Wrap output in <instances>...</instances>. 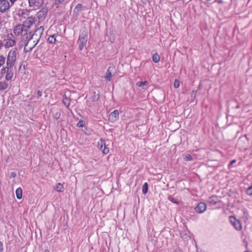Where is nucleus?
<instances>
[{
  "mask_svg": "<svg viewBox=\"0 0 252 252\" xmlns=\"http://www.w3.org/2000/svg\"><path fill=\"white\" fill-rule=\"evenodd\" d=\"M44 31V28L43 26H40L38 28H37L33 32V34L35 36H37L40 39L42 35L43 34Z\"/></svg>",
  "mask_w": 252,
  "mask_h": 252,
  "instance_id": "4468645a",
  "label": "nucleus"
},
{
  "mask_svg": "<svg viewBox=\"0 0 252 252\" xmlns=\"http://www.w3.org/2000/svg\"><path fill=\"white\" fill-rule=\"evenodd\" d=\"M217 197L213 196L209 198V202L212 204H216L217 203Z\"/></svg>",
  "mask_w": 252,
  "mask_h": 252,
  "instance_id": "b1692460",
  "label": "nucleus"
},
{
  "mask_svg": "<svg viewBox=\"0 0 252 252\" xmlns=\"http://www.w3.org/2000/svg\"><path fill=\"white\" fill-rule=\"evenodd\" d=\"M148 185L147 183H145L142 186V193L146 194L148 192Z\"/></svg>",
  "mask_w": 252,
  "mask_h": 252,
  "instance_id": "5701e85b",
  "label": "nucleus"
},
{
  "mask_svg": "<svg viewBox=\"0 0 252 252\" xmlns=\"http://www.w3.org/2000/svg\"><path fill=\"white\" fill-rule=\"evenodd\" d=\"M99 98V94H97V95H94V97L93 98V101H96Z\"/></svg>",
  "mask_w": 252,
  "mask_h": 252,
  "instance_id": "e433bc0d",
  "label": "nucleus"
},
{
  "mask_svg": "<svg viewBox=\"0 0 252 252\" xmlns=\"http://www.w3.org/2000/svg\"><path fill=\"white\" fill-rule=\"evenodd\" d=\"M5 58L2 55H0V67L5 63Z\"/></svg>",
  "mask_w": 252,
  "mask_h": 252,
  "instance_id": "a878e982",
  "label": "nucleus"
},
{
  "mask_svg": "<svg viewBox=\"0 0 252 252\" xmlns=\"http://www.w3.org/2000/svg\"><path fill=\"white\" fill-rule=\"evenodd\" d=\"M119 118V111L118 110H115L110 113L109 117V120L112 123H114L118 120Z\"/></svg>",
  "mask_w": 252,
  "mask_h": 252,
  "instance_id": "1a4fd4ad",
  "label": "nucleus"
},
{
  "mask_svg": "<svg viewBox=\"0 0 252 252\" xmlns=\"http://www.w3.org/2000/svg\"><path fill=\"white\" fill-rule=\"evenodd\" d=\"M11 4H13L14 2L17 1V0H9Z\"/></svg>",
  "mask_w": 252,
  "mask_h": 252,
  "instance_id": "a19ab883",
  "label": "nucleus"
},
{
  "mask_svg": "<svg viewBox=\"0 0 252 252\" xmlns=\"http://www.w3.org/2000/svg\"><path fill=\"white\" fill-rule=\"evenodd\" d=\"M147 83V82L146 81H139V82H138L136 83V86L139 87H140L142 86H144V85H146Z\"/></svg>",
  "mask_w": 252,
  "mask_h": 252,
  "instance_id": "c756f323",
  "label": "nucleus"
},
{
  "mask_svg": "<svg viewBox=\"0 0 252 252\" xmlns=\"http://www.w3.org/2000/svg\"><path fill=\"white\" fill-rule=\"evenodd\" d=\"M10 7L7 0H0V13H3L9 10Z\"/></svg>",
  "mask_w": 252,
  "mask_h": 252,
  "instance_id": "6e6552de",
  "label": "nucleus"
},
{
  "mask_svg": "<svg viewBox=\"0 0 252 252\" xmlns=\"http://www.w3.org/2000/svg\"><path fill=\"white\" fill-rule=\"evenodd\" d=\"M192 159V158L190 155L187 154L184 156V160L186 161H190Z\"/></svg>",
  "mask_w": 252,
  "mask_h": 252,
  "instance_id": "c85d7f7f",
  "label": "nucleus"
},
{
  "mask_svg": "<svg viewBox=\"0 0 252 252\" xmlns=\"http://www.w3.org/2000/svg\"><path fill=\"white\" fill-rule=\"evenodd\" d=\"M37 94L38 95V97H40L42 96V93L41 91H38L37 92Z\"/></svg>",
  "mask_w": 252,
  "mask_h": 252,
  "instance_id": "4c0bfd02",
  "label": "nucleus"
},
{
  "mask_svg": "<svg viewBox=\"0 0 252 252\" xmlns=\"http://www.w3.org/2000/svg\"><path fill=\"white\" fill-rule=\"evenodd\" d=\"M159 56L157 53L154 54L152 56V60L154 63H158L159 61Z\"/></svg>",
  "mask_w": 252,
  "mask_h": 252,
  "instance_id": "4be33fe9",
  "label": "nucleus"
},
{
  "mask_svg": "<svg viewBox=\"0 0 252 252\" xmlns=\"http://www.w3.org/2000/svg\"><path fill=\"white\" fill-rule=\"evenodd\" d=\"M30 39L37 44L40 39L32 34Z\"/></svg>",
  "mask_w": 252,
  "mask_h": 252,
  "instance_id": "412c9836",
  "label": "nucleus"
},
{
  "mask_svg": "<svg viewBox=\"0 0 252 252\" xmlns=\"http://www.w3.org/2000/svg\"><path fill=\"white\" fill-rule=\"evenodd\" d=\"M8 83L4 81H0V91L6 90L8 87Z\"/></svg>",
  "mask_w": 252,
  "mask_h": 252,
  "instance_id": "a211bd4d",
  "label": "nucleus"
},
{
  "mask_svg": "<svg viewBox=\"0 0 252 252\" xmlns=\"http://www.w3.org/2000/svg\"><path fill=\"white\" fill-rule=\"evenodd\" d=\"M16 196L17 199H21L23 197V190L21 188L19 187L16 189Z\"/></svg>",
  "mask_w": 252,
  "mask_h": 252,
  "instance_id": "dca6fc26",
  "label": "nucleus"
},
{
  "mask_svg": "<svg viewBox=\"0 0 252 252\" xmlns=\"http://www.w3.org/2000/svg\"><path fill=\"white\" fill-rule=\"evenodd\" d=\"M55 189L59 192H63L64 191V187L63 184L58 183L56 186Z\"/></svg>",
  "mask_w": 252,
  "mask_h": 252,
  "instance_id": "6ab92c4d",
  "label": "nucleus"
},
{
  "mask_svg": "<svg viewBox=\"0 0 252 252\" xmlns=\"http://www.w3.org/2000/svg\"><path fill=\"white\" fill-rule=\"evenodd\" d=\"M235 162H236V160L233 159V160H231V162H230V165H232L233 163H234Z\"/></svg>",
  "mask_w": 252,
  "mask_h": 252,
  "instance_id": "ea45409f",
  "label": "nucleus"
},
{
  "mask_svg": "<svg viewBox=\"0 0 252 252\" xmlns=\"http://www.w3.org/2000/svg\"><path fill=\"white\" fill-rule=\"evenodd\" d=\"M97 147L102 151L104 155H107L109 152V149L106 145L105 141L102 138L98 141Z\"/></svg>",
  "mask_w": 252,
  "mask_h": 252,
  "instance_id": "20e7f679",
  "label": "nucleus"
},
{
  "mask_svg": "<svg viewBox=\"0 0 252 252\" xmlns=\"http://www.w3.org/2000/svg\"><path fill=\"white\" fill-rule=\"evenodd\" d=\"M29 5L34 10L39 9L43 3V0H28Z\"/></svg>",
  "mask_w": 252,
  "mask_h": 252,
  "instance_id": "39448f33",
  "label": "nucleus"
},
{
  "mask_svg": "<svg viewBox=\"0 0 252 252\" xmlns=\"http://www.w3.org/2000/svg\"><path fill=\"white\" fill-rule=\"evenodd\" d=\"M44 252H50V251H49L48 249H46V250L44 251Z\"/></svg>",
  "mask_w": 252,
  "mask_h": 252,
  "instance_id": "79ce46f5",
  "label": "nucleus"
},
{
  "mask_svg": "<svg viewBox=\"0 0 252 252\" xmlns=\"http://www.w3.org/2000/svg\"><path fill=\"white\" fill-rule=\"evenodd\" d=\"M229 221L233 226L237 230L242 229V225L240 221L237 220L234 216L229 217Z\"/></svg>",
  "mask_w": 252,
  "mask_h": 252,
  "instance_id": "0eeeda50",
  "label": "nucleus"
},
{
  "mask_svg": "<svg viewBox=\"0 0 252 252\" xmlns=\"http://www.w3.org/2000/svg\"><path fill=\"white\" fill-rule=\"evenodd\" d=\"M168 200L174 203L179 204V202L171 196L168 197Z\"/></svg>",
  "mask_w": 252,
  "mask_h": 252,
  "instance_id": "f704fd0d",
  "label": "nucleus"
},
{
  "mask_svg": "<svg viewBox=\"0 0 252 252\" xmlns=\"http://www.w3.org/2000/svg\"><path fill=\"white\" fill-rule=\"evenodd\" d=\"M114 70L115 67L114 66H110L108 68L104 77L107 81H110L111 80L112 77L114 75L112 72Z\"/></svg>",
  "mask_w": 252,
  "mask_h": 252,
  "instance_id": "9d476101",
  "label": "nucleus"
},
{
  "mask_svg": "<svg viewBox=\"0 0 252 252\" xmlns=\"http://www.w3.org/2000/svg\"><path fill=\"white\" fill-rule=\"evenodd\" d=\"M195 212L198 213H202L205 211V203L203 202L199 203L195 208Z\"/></svg>",
  "mask_w": 252,
  "mask_h": 252,
  "instance_id": "f8f14e48",
  "label": "nucleus"
},
{
  "mask_svg": "<svg viewBox=\"0 0 252 252\" xmlns=\"http://www.w3.org/2000/svg\"><path fill=\"white\" fill-rule=\"evenodd\" d=\"M47 14V12L45 9H42L40 11H39L37 14V18L39 19H43L45 18L46 15Z\"/></svg>",
  "mask_w": 252,
  "mask_h": 252,
  "instance_id": "2eb2a0df",
  "label": "nucleus"
},
{
  "mask_svg": "<svg viewBox=\"0 0 252 252\" xmlns=\"http://www.w3.org/2000/svg\"><path fill=\"white\" fill-rule=\"evenodd\" d=\"M13 75L14 73L13 71H8L6 74L5 78L7 81H10L12 79Z\"/></svg>",
  "mask_w": 252,
  "mask_h": 252,
  "instance_id": "aec40b11",
  "label": "nucleus"
},
{
  "mask_svg": "<svg viewBox=\"0 0 252 252\" xmlns=\"http://www.w3.org/2000/svg\"><path fill=\"white\" fill-rule=\"evenodd\" d=\"M61 117V113L60 112H56L54 115V118L56 120H58Z\"/></svg>",
  "mask_w": 252,
  "mask_h": 252,
  "instance_id": "72a5a7b5",
  "label": "nucleus"
},
{
  "mask_svg": "<svg viewBox=\"0 0 252 252\" xmlns=\"http://www.w3.org/2000/svg\"><path fill=\"white\" fill-rule=\"evenodd\" d=\"M180 86V82L179 80H178L177 79H176L175 81H174V87L175 88H178Z\"/></svg>",
  "mask_w": 252,
  "mask_h": 252,
  "instance_id": "7c9ffc66",
  "label": "nucleus"
},
{
  "mask_svg": "<svg viewBox=\"0 0 252 252\" xmlns=\"http://www.w3.org/2000/svg\"><path fill=\"white\" fill-rule=\"evenodd\" d=\"M70 99L66 97L65 95H64L63 100L62 102L63 104L66 106V107L68 108L69 107V105L70 104Z\"/></svg>",
  "mask_w": 252,
  "mask_h": 252,
  "instance_id": "f3484780",
  "label": "nucleus"
},
{
  "mask_svg": "<svg viewBox=\"0 0 252 252\" xmlns=\"http://www.w3.org/2000/svg\"><path fill=\"white\" fill-rule=\"evenodd\" d=\"M84 126V122L82 120H80L77 124L78 127H82Z\"/></svg>",
  "mask_w": 252,
  "mask_h": 252,
  "instance_id": "2f4dec72",
  "label": "nucleus"
},
{
  "mask_svg": "<svg viewBox=\"0 0 252 252\" xmlns=\"http://www.w3.org/2000/svg\"><path fill=\"white\" fill-rule=\"evenodd\" d=\"M28 32L22 24L17 25L13 29V33L16 36L27 35Z\"/></svg>",
  "mask_w": 252,
  "mask_h": 252,
  "instance_id": "7ed1b4c3",
  "label": "nucleus"
},
{
  "mask_svg": "<svg viewBox=\"0 0 252 252\" xmlns=\"http://www.w3.org/2000/svg\"><path fill=\"white\" fill-rule=\"evenodd\" d=\"M64 0H55V2L56 4L61 3L63 2Z\"/></svg>",
  "mask_w": 252,
  "mask_h": 252,
  "instance_id": "58836bf2",
  "label": "nucleus"
},
{
  "mask_svg": "<svg viewBox=\"0 0 252 252\" xmlns=\"http://www.w3.org/2000/svg\"><path fill=\"white\" fill-rule=\"evenodd\" d=\"M10 67H9L8 66H7V67H3L2 68L1 70H0V72L1 73V74H5V73H7V72H8L9 71V68Z\"/></svg>",
  "mask_w": 252,
  "mask_h": 252,
  "instance_id": "cd10ccee",
  "label": "nucleus"
},
{
  "mask_svg": "<svg viewBox=\"0 0 252 252\" xmlns=\"http://www.w3.org/2000/svg\"><path fill=\"white\" fill-rule=\"evenodd\" d=\"M244 252H247V251H245Z\"/></svg>",
  "mask_w": 252,
  "mask_h": 252,
  "instance_id": "37998d69",
  "label": "nucleus"
},
{
  "mask_svg": "<svg viewBox=\"0 0 252 252\" xmlns=\"http://www.w3.org/2000/svg\"><path fill=\"white\" fill-rule=\"evenodd\" d=\"M88 32L86 28H84L80 33L78 38L79 49L82 50L86 46L88 41Z\"/></svg>",
  "mask_w": 252,
  "mask_h": 252,
  "instance_id": "f257e3e1",
  "label": "nucleus"
},
{
  "mask_svg": "<svg viewBox=\"0 0 252 252\" xmlns=\"http://www.w3.org/2000/svg\"><path fill=\"white\" fill-rule=\"evenodd\" d=\"M16 44V41L15 39L9 38L7 39L4 45L6 48H9L10 47L14 46Z\"/></svg>",
  "mask_w": 252,
  "mask_h": 252,
  "instance_id": "ddd939ff",
  "label": "nucleus"
},
{
  "mask_svg": "<svg viewBox=\"0 0 252 252\" xmlns=\"http://www.w3.org/2000/svg\"><path fill=\"white\" fill-rule=\"evenodd\" d=\"M3 250V243L0 242V252H2Z\"/></svg>",
  "mask_w": 252,
  "mask_h": 252,
  "instance_id": "c9c22d12",
  "label": "nucleus"
},
{
  "mask_svg": "<svg viewBox=\"0 0 252 252\" xmlns=\"http://www.w3.org/2000/svg\"><path fill=\"white\" fill-rule=\"evenodd\" d=\"M82 8V5L81 3H78L75 7V9L78 12L80 11Z\"/></svg>",
  "mask_w": 252,
  "mask_h": 252,
  "instance_id": "473e14b6",
  "label": "nucleus"
},
{
  "mask_svg": "<svg viewBox=\"0 0 252 252\" xmlns=\"http://www.w3.org/2000/svg\"><path fill=\"white\" fill-rule=\"evenodd\" d=\"M17 49H11L8 53L6 60V65L9 67H12L15 64L17 59Z\"/></svg>",
  "mask_w": 252,
  "mask_h": 252,
  "instance_id": "f03ea898",
  "label": "nucleus"
},
{
  "mask_svg": "<svg viewBox=\"0 0 252 252\" xmlns=\"http://www.w3.org/2000/svg\"><path fill=\"white\" fill-rule=\"evenodd\" d=\"M246 193L248 195H252V185L247 189Z\"/></svg>",
  "mask_w": 252,
  "mask_h": 252,
  "instance_id": "bb28decb",
  "label": "nucleus"
},
{
  "mask_svg": "<svg viewBox=\"0 0 252 252\" xmlns=\"http://www.w3.org/2000/svg\"><path fill=\"white\" fill-rule=\"evenodd\" d=\"M36 20L33 17H28L22 24L25 28L29 32L31 27L35 23Z\"/></svg>",
  "mask_w": 252,
  "mask_h": 252,
  "instance_id": "423d86ee",
  "label": "nucleus"
},
{
  "mask_svg": "<svg viewBox=\"0 0 252 252\" xmlns=\"http://www.w3.org/2000/svg\"><path fill=\"white\" fill-rule=\"evenodd\" d=\"M36 45L34 42L29 39L27 42L24 50L25 52H29L32 50Z\"/></svg>",
  "mask_w": 252,
  "mask_h": 252,
  "instance_id": "9b49d317",
  "label": "nucleus"
},
{
  "mask_svg": "<svg viewBox=\"0 0 252 252\" xmlns=\"http://www.w3.org/2000/svg\"><path fill=\"white\" fill-rule=\"evenodd\" d=\"M48 41L50 43H54L56 42V39L55 35H52L48 37Z\"/></svg>",
  "mask_w": 252,
  "mask_h": 252,
  "instance_id": "393cba45",
  "label": "nucleus"
}]
</instances>
